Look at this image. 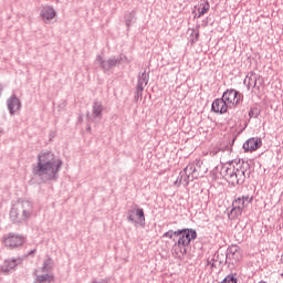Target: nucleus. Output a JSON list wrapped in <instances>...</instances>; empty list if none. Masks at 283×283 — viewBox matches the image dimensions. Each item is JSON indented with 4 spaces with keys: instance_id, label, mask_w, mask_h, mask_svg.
<instances>
[{
    "instance_id": "f257e3e1",
    "label": "nucleus",
    "mask_w": 283,
    "mask_h": 283,
    "mask_svg": "<svg viewBox=\"0 0 283 283\" xmlns=\"http://www.w3.org/2000/svg\"><path fill=\"white\" fill-rule=\"evenodd\" d=\"M63 167V160L50 150L41 151L38 155V163L33 166L34 176L44 177L46 180H56Z\"/></svg>"
},
{
    "instance_id": "f03ea898",
    "label": "nucleus",
    "mask_w": 283,
    "mask_h": 283,
    "mask_svg": "<svg viewBox=\"0 0 283 283\" xmlns=\"http://www.w3.org/2000/svg\"><path fill=\"white\" fill-rule=\"evenodd\" d=\"M247 169H249V164H244V161H242V165H237V167L233 163H230L221 166L220 175L232 187H235L244 185L247 178L251 176V172H248Z\"/></svg>"
},
{
    "instance_id": "7ed1b4c3",
    "label": "nucleus",
    "mask_w": 283,
    "mask_h": 283,
    "mask_svg": "<svg viewBox=\"0 0 283 283\" xmlns=\"http://www.w3.org/2000/svg\"><path fill=\"white\" fill-rule=\"evenodd\" d=\"M197 178H200V168H198V164L190 163L184 168V171L179 174L175 185L176 187H180V185L187 187V185L193 182Z\"/></svg>"
},
{
    "instance_id": "20e7f679",
    "label": "nucleus",
    "mask_w": 283,
    "mask_h": 283,
    "mask_svg": "<svg viewBox=\"0 0 283 283\" xmlns=\"http://www.w3.org/2000/svg\"><path fill=\"white\" fill-rule=\"evenodd\" d=\"M25 242V235L14 232H9L1 238L2 247L9 249L10 251H14V249H21Z\"/></svg>"
},
{
    "instance_id": "39448f33",
    "label": "nucleus",
    "mask_w": 283,
    "mask_h": 283,
    "mask_svg": "<svg viewBox=\"0 0 283 283\" xmlns=\"http://www.w3.org/2000/svg\"><path fill=\"white\" fill-rule=\"evenodd\" d=\"M175 237L179 238L178 243L184 247H189L191 244V240H196L198 238V232L193 229H181L175 231Z\"/></svg>"
},
{
    "instance_id": "423d86ee",
    "label": "nucleus",
    "mask_w": 283,
    "mask_h": 283,
    "mask_svg": "<svg viewBox=\"0 0 283 283\" xmlns=\"http://www.w3.org/2000/svg\"><path fill=\"white\" fill-rule=\"evenodd\" d=\"M222 98L228 104V107L233 109V107H238V105H240V98H242V94H240V92L235 91L234 88H228L223 92Z\"/></svg>"
},
{
    "instance_id": "0eeeda50",
    "label": "nucleus",
    "mask_w": 283,
    "mask_h": 283,
    "mask_svg": "<svg viewBox=\"0 0 283 283\" xmlns=\"http://www.w3.org/2000/svg\"><path fill=\"white\" fill-rule=\"evenodd\" d=\"M260 78H261L260 74L251 71L247 74V76L243 81V84L247 85L248 90H251V87H252V90H255V87L258 90H260V86H258V81H259L260 85H262V82H260Z\"/></svg>"
},
{
    "instance_id": "6e6552de",
    "label": "nucleus",
    "mask_w": 283,
    "mask_h": 283,
    "mask_svg": "<svg viewBox=\"0 0 283 283\" xmlns=\"http://www.w3.org/2000/svg\"><path fill=\"white\" fill-rule=\"evenodd\" d=\"M262 147V138L251 137L243 144L244 151H258Z\"/></svg>"
},
{
    "instance_id": "1a4fd4ad",
    "label": "nucleus",
    "mask_w": 283,
    "mask_h": 283,
    "mask_svg": "<svg viewBox=\"0 0 283 283\" xmlns=\"http://www.w3.org/2000/svg\"><path fill=\"white\" fill-rule=\"evenodd\" d=\"M227 260H230L232 264H238V262L242 260V252H240V248L238 247L229 248L226 254V262Z\"/></svg>"
},
{
    "instance_id": "9d476101",
    "label": "nucleus",
    "mask_w": 283,
    "mask_h": 283,
    "mask_svg": "<svg viewBox=\"0 0 283 283\" xmlns=\"http://www.w3.org/2000/svg\"><path fill=\"white\" fill-rule=\"evenodd\" d=\"M229 108L230 107L228 106L223 97L217 98L212 102L211 109L214 112V114H227Z\"/></svg>"
},
{
    "instance_id": "9b49d317",
    "label": "nucleus",
    "mask_w": 283,
    "mask_h": 283,
    "mask_svg": "<svg viewBox=\"0 0 283 283\" xmlns=\"http://www.w3.org/2000/svg\"><path fill=\"white\" fill-rule=\"evenodd\" d=\"M8 109L11 114V116H13V114H17L19 112V109H21V99H19V97H17V95H12L9 99H8Z\"/></svg>"
},
{
    "instance_id": "f8f14e48",
    "label": "nucleus",
    "mask_w": 283,
    "mask_h": 283,
    "mask_svg": "<svg viewBox=\"0 0 283 283\" xmlns=\"http://www.w3.org/2000/svg\"><path fill=\"white\" fill-rule=\"evenodd\" d=\"M40 17L44 23H48V21H52L56 17V11L54 8L46 6L42 8Z\"/></svg>"
},
{
    "instance_id": "ddd939ff",
    "label": "nucleus",
    "mask_w": 283,
    "mask_h": 283,
    "mask_svg": "<svg viewBox=\"0 0 283 283\" xmlns=\"http://www.w3.org/2000/svg\"><path fill=\"white\" fill-rule=\"evenodd\" d=\"M171 253L174 258H177L178 260L182 259L185 255H187V248L186 245L179 244L178 241L175 242Z\"/></svg>"
},
{
    "instance_id": "4468645a",
    "label": "nucleus",
    "mask_w": 283,
    "mask_h": 283,
    "mask_svg": "<svg viewBox=\"0 0 283 283\" xmlns=\"http://www.w3.org/2000/svg\"><path fill=\"white\" fill-rule=\"evenodd\" d=\"M142 218H143V209L134 208L128 212V220H130V222H138L142 220Z\"/></svg>"
},
{
    "instance_id": "2eb2a0df",
    "label": "nucleus",
    "mask_w": 283,
    "mask_h": 283,
    "mask_svg": "<svg viewBox=\"0 0 283 283\" xmlns=\"http://www.w3.org/2000/svg\"><path fill=\"white\" fill-rule=\"evenodd\" d=\"M12 269H17V260H6L3 264L1 265L2 273H10Z\"/></svg>"
},
{
    "instance_id": "dca6fc26",
    "label": "nucleus",
    "mask_w": 283,
    "mask_h": 283,
    "mask_svg": "<svg viewBox=\"0 0 283 283\" xmlns=\"http://www.w3.org/2000/svg\"><path fill=\"white\" fill-rule=\"evenodd\" d=\"M120 63L119 60L116 59H109L107 61H102L101 66L105 72H108V70H112V67H116Z\"/></svg>"
},
{
    "instance_id": "f3484780",
    "label": "nucleus",
    "mask_w": 283,
    "mask_h": 283,
    "mask_svg": "<svg viewBox=\"0 0 283 283\" xmlns=\"http://www.w3.org/2000/svg\"><path fill=\"white\" fill-rule=\"evenodd\" d=\"M54 282V274L38 275L35 283H51Z\"/></svg>"
},
{
    "instance_id": "a211bd4d",
    "label": "nucleus",
    "mask_w": 283,
    "mask_h": 283,
    "mask_svg": "<svg viewBox=\"0 0 283 283\" xmlns=\"http://www.w3.org/2000/svg\"><path fill=\"white\" fill-rule=\"evenodd\" d=\"M22 208H23V220H28V218L32 216V203L27 201L22 203Z\"/></svg>"
},
{
    "instance_id": "6ab92c4d",
    "label": "nucleus",
    "mask_w": 283,
    "mask_h": 283,
    "mask_svg": "<svg viewBox=\"0 0 283 283\" xmlns=\"http://www.w3.org/2000/svg\"><path fill=\"white\" fill-rule=\"evenodd\" d=\"M201 8L198 9L199 14L195 15V18L197 17V19H200V17H203V14H207V12H209V8H211V6L209 4V1H206L205 3L200 4Z\"/></svg>"
},
{
    "instance_id": "aec40b11",
    "label": "nucleus",
    "mask_w": 283,
    "mask_h": 283,
    "mask_svg": "<svg viewBox=\"0 0 283 283\" xmlns=\"http://www.w3.org/2000/svg\"><path fill=\"white\" fill-rule=\"evenodd\" d=\"M103 114V104L99 102H95L93 105V115L96 116V118H101Z\"/></svg>"
},
{
    "instance_id": "412c9836",
    "label": "nucleus",
    "mask_w": 283,
    "mask_h": 283,
    "mask_svg": "<svg viewBox=\"0 0 283 283\" xmlns=\"http://www.w3.org/2000/svg\"><path fill=\"white\" fill-rule=\"evenodd\" d=\"M54 264V261L50 256H48L44 260L43 266H42V273H49V271H52V266Z\"/></svg>"
},
{
    "instance_id": "4be33fe9",
    "label": "nucleus",
    "mask_w": 283,
    "mask_h": 283,
    "mask_svg": "<svg viewBox=\"0 0 283 283\" xmlns=\"http://www.w3.org/2000/svg\"><path fill=\"white\" fill-rule=\"evenodd\" d=\"M242 211H244L242 208L232 207V209L229 213V218L231 220H235V218H240V216H242Z\"/></svg>"
},
{
    "instance_id": "5701e85b",
    "label": "nucleus",
    "mask_w": 283,
    "mask_h": 283,
    "mask_svg": "<svg viewBox=\"0 0 283 283\" xmlns=\"http://www.w3.org/2000/svg\"><path fill=\"white\" fill-rule=\"evenodd\" d=\"M232 207L244 210V207H247V205H244V199H242V197H238L233 200Z\"/></svg>"
},
{
    "instance_id": "b1692460",
    "label": "nucleus",
    "mask_w": 283,
    "mask_h": 283,
    "mask_svg": "<svg viewBox=\"0 0 283 283\" xmlns=\"http://www.w3.org/2000/svg\"><path fill=\"white\" fill-rule=\"evenodd\" d=\"M249 116L250 118H258V116H260V109L255 108H251L249 111Z\"/></svg>"
},
{
    "instance_id": "393cba45",
    "label": "nucleus",
    "mask_w": 283,
    "mask_h": 283,
    "mask_svg": "<svg viewBox=\"0 0 283 283\" xmlns=\"http://www.w3.org/2000/svg\"><path fill=\"white\" fill-rule=\"evenodd\" d=\"M221 283H238V279L230 274L226 276Z\"/></svg>"
},
{
    "instance_id": "a878e982",
    "label": "nucleus",
    "mask_w": 283,
    "mask_h": 283,
    "mask_svg": "<svg viewBox=\"0 0 283 283\" xmlns=\"http://www.w3.org/2000/svg\"><path fill=\"white\" fill-rule=\"evenodd\" d=\"M217 262L219 261V264H223L224 262H227V255L224 254H217Z\"/></svg>"
},
{
    "instance_id": "bb28decb",
    "label": "nucleus",
    "mask_w": 283,
    "mask_h": 283,
    "mask_svg": "<svg viewBox=\"0 0 283 283\" xmlns=\"http://www.w3.org/2000/svg\"><path fill=\"white\" fill-rule=\"evenodd\" d=\"M174 235H176V231L174 230H169L166 233H164V238H169V240H171Z\"/></svg>"
},
{
    "instance_id": "cd10ccee",
    "label": "nucleus",
    "mask_w": 283,
    "mask_h": 283,
    "mask_svg": "<svg viewBox=\"0 0 283 283\" xmlns=\"http://www.w3.org/2000/svg\"><path fill=\"white\" fill-rule=\"evenodd\" d=\"M241 200H243V203L247 205L249 202H252L253 198H250L249 196L241 197Z\"/></svg>"
},
{
    "instance_id": "c85d7f7f",
    "label": "nucleus",
    "mask_w": 283,
    "mask_h": 283,
    "mask_svg": "<svg viewBox=\"0 0 283 283\" xmlns=\"http://www.w3.org/2000/svg\"><path fill=\"white\" fill-rule=\"evenodd\" d=\"M200 39V31H196L195 39H192L191 43H196Z\"/></svg>"
},
{
    "instance_id": "c756f323",
    "label": "nucleus",
    "mask_w": 283,
    "mask_h": 283,
    "mask_svg": "<svg viewBox=\"0 0 283 283\" xmlns=\"http://www.w3.org/2000/svg\"><path fill=\"white\" fill-rule=\"evenodd\" d=\"M138 93L142 95L143 94V85L139 83L137 86Z\"/></svg>"
},
{
    "instance_id": "7c9ffc66",
    "label": "nucleus",
    "mask_w": 283,
    "mask_h": 283,
    "mask_svg": "<svg viewBox=\"0 0 283 283\" xmlns=\"http://www.w3.org/2000/svg\"><path fill=\"white\" fill-rule=\"evenodd\" d=\"M212 263H211V268L213 269V266H216V262H218V260H216V258L212 259Z\"/></svg>"
},
{
    "instance_id": "2f4dec72",
    "label": "nucleus",
    "mask_w": 283,
    "mask_h": 283,
    "mask_svg": "<svg viewBox=\"0 0 283 283\" xmlns=\"http://www.w3.org/2000/svg\"><path fill=\"white\" fill-rule=\"evenodd\" d=\"M126 25L129 28V25H132V20H126Z\"/></svg>"
}]
</instances>
